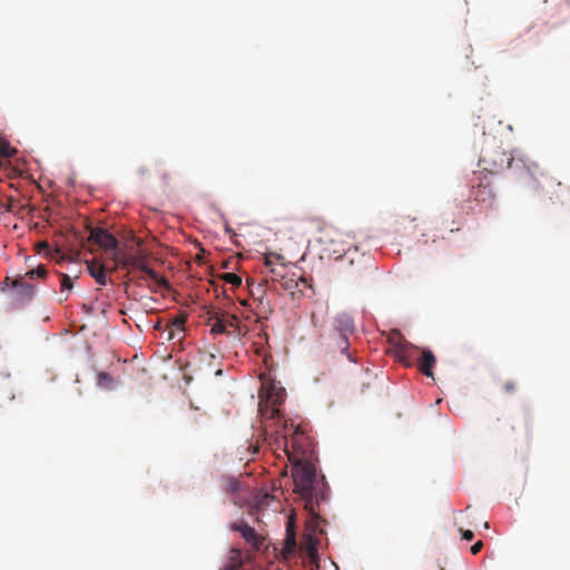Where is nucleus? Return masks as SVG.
I'll return each mask as SVG.
<instances>
[{
  "label": "nucleus",
  "instance_id": "1",
  "mask_svg": "<svg viewBox=\"0 0 570 570\" xmlns=\"http://www.w3.org/2000/svg\"><path fill=\"white\" fill-rule=\"evenodd\" d=\"M288 426L286 423L276 430L275 444L282 449L292 463V478L294 493L304 502L305 509L315 513V508L326 497V483L324 476L318 478L315 464L307 459L304 449L305 436L296 429L291 438L287 436Z\"/></svg>",
  "mask_w": 570,
  "mask_h": 570
},
{
  "label": "nucleus",
  "instance_id": "2",
  "mask_svg": "<svg viewBox=\"0 0 570 570\" xmlns=\"http://www.w3.org/2000/svg\"><path fill=\"white\" fill-rule=\"evenodd\" d=\"M479 163L483 170L491 174H497L509 168L515 178L525 179L529 177L532 183L527 181V184L533 189L544 187L540 178H543L550 184L554 180L552 177H548L546 175L537 161H533L528 157L514 158L509 156L501 147L483 150Z\"/></svg>",
  "mask_w": 570,
  "mask_h": 570
},
{
  "label": "nucleus",
  "instance_id": "3",
  "mask_svg": "<svg viewBox=\"0 0 570 570\" xmlns=\"http://www.w3.org/2000/svg\"><path fill=\"white\" fill-rule=\"evenodd\" d=\"M128 268L129 274L141 272L148 275L150 283H148L147 286L154 293L157 292V287L159 286L168 287L167 279L149 267L147 256L141 253L130 256V264Z\"/></svg>",
  "mask_w": 570,
  "mask_h": 570
},
{
  "label": "nucleus",
  "instance_id": "4",
  "mask_svg": "<svg viewBox=\"0 0 570 570\" xmlns=\"http://www.w3.org/2000/svg\"><path fill=\"white\" fill-rule=\"evenodd\" d=\"M318 242L324 245L328 257L342 258L350 249H346L342 242V234L333 226H325L321 229Z\"/></svg>",
  "mask_w": 570,
  "mask_h": 570
},
{
  "label": "nucleus",
  "instance_id": "5",
  "mask_svg": "<svg viewBox=\"0 0 570 570\" xmlns=\"http://www.w3.org/2000/svg\"><path fill=\"white\" fill-rule=\"evenodd\" d=\"M325 344L331 351H340L342 354H345L351 362H356L348 352L350 336L328 331L325 335Z\"/></svg>",
  "mask_w": 570,
  "mask_h": 570
},
{
  "label": "nucleus",
  "instance_id": "6",
  "mask_svg": "<svg viewBox=\"0 0 570 570\" xmlns=\"http://www.w3.org/2000/svg\"><path fill=\"white\" fill-rule=\"evenodd\" d=\"M230 529L240 533L248 543L255 550H261L264 546L265 538L256 532V530L247 524L246 522L233 523Z\"/></svg>",
  "mask_w": 570,
  "mask_h": 570
},
{
  "label": "nucleus",
  "instance_id": "7",
  "mask_svg": "<svg viewBox=\"0 0 570 570\" xmlns=\"http://www.w3.org/2000/svg\"><path fill=\"white\" fill-rule=\"evenodd\" d=\"M88 240L92 244L98 245L100 248H104L105 250L116 249L118 245L117 238L111 233L104 228L91 229Z\"/></svg>",
  "mask_w": 570,
  "mask_h": 570
},
{
  "label": "nucleus",
  "instance_id": "8",
  "mask_svg": "<svg viewBox=\"0 0 570 570\" xmlns=\"http://www.w3.org/2000/svg\"><path fill=\"white\" fill-rule=\"evenodd\" d=\"M479 179L480 181L478 183V185L472 186L471 195L475 202L492 206L495 199V195L491 186V183L488 179Z\"/></svg>",
  "mask_w": 570,
  "mask_h": 570
},
{
  "label": "nucleus",
  "instance_id": "9",
  "mask_svg": "<svg viewBox=\"0 0 570 570\" xmlns=\"http://www.w3.org/2000/svg\"><path fill=\"white\" fill-rule=\"evenodd\" d=\"M523 430V434L525 438L530 436V417L527 414L521 416L509 417L504 422V433L510 436L517 434V432H521Z\"/></svg>",
  "mask_w": 570,
  "mask_h": 570
},
{
  "label": "nucleus",
  "instance_id": "10",
  "mask_svg": "<svg viewBox=\"0 0 570 570\" xmlns=\"http://www.w3.org/2000/svg\"><path fill=\"white\" fill-rule=\"evenodd\" d=\"M328 331L351 336L354 334L355 331L353 318L346 313L337 314L333 318L331 328Z\"/></svg>",
  "mask_w": 570,
  "mask_h": 570
},
{
  "label": "nucleus",
  "instance_id": "11",
  "mask_svg": "<svg viewBox=\"0 0 570 570\" xmlns=\"http://www.w3.org/2000/svg\"><path fill=\"white\" fill-rule=\"evenodd\" d=\"M317 546L318 539L312 534L305 535L301 543V550L305 553L308 562L316 568H318L320 560Z\"/></svg>",
  "mask_w": 570,
  "mask_h": 570
},
{
  "label": "nucleus",
  "instance_id": "12",
  "mask_svg": "<svg viewBox=\"0 0 570 570\" xmlns=\"http://www.w3.org/2000/svg\"><path fill=\"white\" fill-rule=\"evenodd\" d=\"M436 358L432 351L430 350H422L421 351V357L419 360V370L421 373H423L428 377L433 379V368L435 366Z\"/></svg>",
  "mask_w": 570,
  "mask_h": 570
},
{
  "label": "nucleus",
  "instance_id": "13",
  "mask_svg": "<svg viewBox=\"0 0 570 570\" xmlns=\"http://www.w3.org/2000/svg\"><path fill=\"white\" fill-rule=\"evenodd\" d=\"M12 286L14 287V299L19 303H24L31 299L33 295V286L22 282L21 279H14L12 282Z\"/></svg>",
  "mask_w": 570,
  "mask_h": 570
},
{
  "label": "nucleus",
  "instance_id": "14",
  "mask_svg": "<svg viewBox=\"0 0 570 570\" xmlns=\"http://www.w3.org/2000/svg\"><path fill=\"white\" fill-rule=\"evenodd\" d=\"M267 399L273 404V406L279 405L284 402L285 399V390L282 387H276L274 385L267 389ZM279 415V410L274 407L272 411V417H277Z\"/></svg>",
  "mask_w": 570,
  "mask_h": 570
},
{
  "label": "nucleus",
  "instance_id": "15",
  "mask_svg": "<svg viewBox=\"0 0 570 570\" xmlns=\"http://www.w3.org/2000/svg\"><path fill=\"white\" fill-rule=\"evenodd\" d=\"M243 553L237 548H232L227 563L220 570H240L243 567Z\"/></svg>",
  "mask_w": 570,
  "mask_h": 570
},
{
  "label": "nucleus",
  "instance_id": "16",
  "mask_svg": "<svg viewBox=\"0 0 570 570\" xmlns=\"http://www.w3.org/2000/svg\"><path fill=\"white\" fill-rule=\"evenodd\" d=\"M209 322H210V325H212V333L213 334H226V335H232V331L230 330H226L225 327V323H224V317L222 316V313H213L210 316H209Z\"/></svg>",
  "mask_w": 570,
  "mask_h": 570
},
{
  "label": "nucleus",
  "instance_id": "17",
  "mask_svg": "<svg viewBox=\"0 0 570 570\" xmlns=\"http://www.w3.org/2000/svg\"><path fill=\"white\" fill-rule=\"evenodd\" d=\"M88 271H89V274L96 279V282L99 285L107 284L108 277L106 275L105 266L92 262V263L88 264Z\"/></svg>",
  "mask_w": 570,
  "mask_h": 570
},
{
  "label": "nucleus",
  "instance_id": "18",
  "mask_svg": "<svg viewBox=\"0 0 570 570\" xmlns=\"http://www.w3.org/2000/svg\"><path fill=\"white\" fill-rule=\"evenodd\" d=\"M222 316L224 317V323L226 330L232 331V335L239 337L240 336V328H239V320L236 315L228 314V313H222Z\"/></svg>",
  "mask_w": 570,
  "mask_h": 570
},
{
  "label": "nucleus",
  "instance_id": "19",
  "mask_svg": "<svg viewBox=\"0 0 570 570\" xmlns=\"http://www.w3.org/2000/svg\"><path fill=\"white\" fill-rule=\"evenodd\" d=\"M220 488L226 493H237L240 489L239 481L230 475H224L220 479Z\"/></svg>",
  "mask_w": 570,
  "mask_h": 570
},
{
  "label": "nucleus",
  "instance_id": "20",
  "mask_svg": "<svg viewBox=\"0 0 570 570\" xmlns=\"http://www.w3.org/2000/svg\"><path fill=\"white\" fill-rule=\"evenodd\" d=\"M416 352H420V350L410 345L407 342L400 344L397 347V354L402 361H406L410 357H413Z\"/></svg>",
  "mask_w": 570,
  "mask_h": 570
},
{
  "label": "nucleus",
  "instance_id": "21",
  "mask_svg": "<svg viewBox=\"0 0 570 570\" xmlns=\"http://www.w3.org/2000/svg\"><path fill=\"white\" fill-rule=\"evenodd\" d=\"M112 250H114V254H112L114 262L117 263L121 267L128 268L129 264H130L131 255H128L124 250H119L117 248L112 249Z\"/></svg>",
  "mask_w": 570,
  "mask_h": 570
},
{
  "label": "nucleus",
  "instance_id": "22",
  "mask_svg": "<svg viewBox=\"0 0 570 570\" xmlns=\"http://www.w3.org/2000/svg\"><path fill=\"white\" fill-rule=\"evenodd\" d=\"M296 549L295 533L291 528V523L287 525V534L285 540L284 553H292Z\"/></svg>",
  "mask_w": 570,
  "mask_h": 570
},
{
  "label": "nucleus",
  "instance_id": "23",
  "mask_svg": "<svg viewBox=\"0 0 570 570\" xmlns=\"http://www.w3.org/2000/svg\"><path fill=\"white\" fill-rule=\"evenodd\" d=\"M220 278L225 282V283H228V284H232L233 286L235 287H238L240 286L242 284V277L238 276L237 274L235 273H225L220 276Z\"/></svg>",
  "mask_w": 570,
  "mask_h": 570
},
{
  "label": "nucleus",
  "instance_id": "24",
  "mask_svg": "<svg viewBox=\"0 0 570 570\" xmlns=\"http://www.w3.org/2000/svg\"><path fill=\"white\" fill-rule=\"evenodd\" d=\"M73 286V282L71 277L67 274L60 275V289L61 292L70 291Z\"/></svg>",
  "mask_w": 570,
  "mask_h": 570
},
{
  "label": "nucleus",
  "instance_id": "25",
  "mask_svg": "<svg viewBox=\"0 0 570 570\" xmlns=\"http://www.w3.org/2000/svg\"><path fill=\"white\" fill-rule=\"evenodd\" d=\"M98 385L101 387H110L112 385V377L105 372L98 374Z\"/></svg>",
  "mask_w": 570,
  "mask_h": 570
},
{
  "label": "nucleus",
  "instance_id": "26",
  "mask_svg": "<svg viewBox=\"0 0 570 570\" xmlns=\"http://www.w3.org/2000/svg\"><path fill=\"white\" fill-rule=\"evenodd\" d=\"M246 283H247V286L249 287V291H250V295L252 296H255L257 293H264V286L265 284L267 283V281H265L264 283H259L256 285V289H254V281L252 278H247L246 279Z\"/></svg>",
  "mask_w": 570,
  "mask_h": 570
},
{
  "label": "nucleus",
  "instance_id": "27",
  "mask_svg": "<svg viewBox=\"0 0 570 570\" xmlns=\"http://www.w3.org/2000/svg\"><path fill=\"white\" fill-rule=\"evenodd\" d=\"M47 275V268L43 265H39L36 269H31L26 273V276L29 278H35V276L38 277H45Z\"/></svg>",
  "mask_w": 570,
  "mask_h": 570
},
{
  "label": "nucleus",
  "instance_id": "28",
  "mask_svg": "<svg viewBox=\"0 0 570 570\" xmlns=\"http://www.w3.org/2000/svg\"><path fill=\"white\" fill-rule=\"evenodd\" d=\"M11 155L12 150L9 142L4 139H0V156L9 158Z\"/></svg>",
  "mask_w": 570,
  "mask_h": 570
},
{
  "label": "nucleus",
  "instance_id": "29",
  "mask_svg": "<svg viewBox=\"0 0 570 570\" xmlns=\"http://www.w3.org/2000/svg\"><path fill=\"white\" fill-rule=\"evenodd\" d=\"M517 390V384L515 382L513 381H507L504 384H503V391L507 393V394H512L514 393Z\"/></svg>",
  "mask_w": 570,
  "mask_h": 570
},
{
  "label": "nucleus",
  "instance_id": "30",
  "mask_svg": "<svg viewBox=\"0 0 570 570\" xmlns=\"http://www.w3.org/2000/svg\"><path fill=\"white\" fill-rule=\"evenodd\" d=\"M132 277H131V281L132 282H147V281H150V278L148 277V275L141 273V272H137L136 274H131Z\"/></svg>",
  "mask_w": 570,
  "mask_h": 570
},
{
  "label": "nucleus",
  "instance_id": "31",
  "mask_svg": "<svg viewBox=\"0 0 570 570\" xmlns=\"http://www.w3.org/2000/svg\"><path fill=\"white\" fill-rule=\"evenodd\" d=\"M460 532L462 533V539L464 540L470 541L474 538V533L471 530L460 529Z\"/></svg>",
  "mask_w": 570,
  "mask_h": 570
},
{
  "label": "nucleus",
  "instance_id": "32",
  "mask_svg": "<svg viewBox=\"0 0 570 570\" xmlns=\"http://www.w3.org/2000/svg\"><path fill=\"white\" fill-rule=\"evenodd\" d=\"M482 548H483V542L482 541H478V542H475L471 547V553L472 554H478L481 551Z\"/></svg>",
  "mask_w": 570,
  "mask_h": 570
},
{
  "label": "nucleus",
  "instance_id": "33",
  "mask_svg": "<svg viewBox=\"0 0 570 570\" xmlns=\"http://www.w3.org/2000/svg\"><path fill=\"white\" fill-rule=\"evenodd\" d=\"M184 323H185V317H180V318H176V320L173 322V325H174L177 330H183V327H184Z\"/></svg>",
  "mask_w": 570,
  "mask_h": 570
},
{
  "label": "nucleus",
  "instance_id": "34",
  "mask_svg": "<svg viewBox=\"0 0 570 570\" xmlns=\"http://www.w3.org/2000/svg\"><path fill=\"white\" fill-rule=\"evenodd\" d=\"M49 247V244L47 242H41L37 245L38 250L47 249Z\"/></svg>",
  "mask_w": 570,
  "mask_h": 570
},
{
  "label": "nucleus",
  "instance_id": "35",
  "mask_svg": "<svg viewBox=\"0 0 570 570\" xmlns=\"http://www.w3.org/2000/svg\"><path fill=\"white\" fill-rule=\"evenodd\" d=\"M265 265H266L267 267H269V266L272 265V262H271V258H269V257H266V258H265Z\"/></svg>",
  "mask_w": 570,
  "mask_h": 570
},
{
  "label": "nucleus",
  "instance_id": "36",
  "mask_svg": "<svg viewBox=\"0 0 570 570\" xmlns=\"http://www.w3.org/2000/svg\"><path fill=\"white\" fill-rule=\"evenodd\" d=\"M269 272H271L273 275H275V276H278V275H279V274L276 272V269H274V268H271V269H269Z\"/></svg>",
  "mask_w": 570,
  "mask_h": 570
},
{
  "label": "nucleus",
  "instance_id": "37",
  "mask_svg": "<svg viewBox=\"0 0 570 570\" xmlns=\"http://www.w3.org/2000/svg\"><path fill=\"white\" fill-rule=\"evenodd\" d=\"M118 266H119V265H118L117 263H115V265H114V266H111L110 271H111V272H115V271L117 269V267H118Z\"/></svg>",
  "mask_w": 570,
  "mask_h": 570
},
{
  "label": "nucleus",
  "instance_id": "38",
  "mask_svg": "<svg viewBox=\"0 0 570 570\" xmlns=\"http://www.w3.org/2000/svg\"><path fill=\"white\" fill-rule=\"evenodd\" d=\"M240 304H242L243 306H247V305H248V302H247L246 299H242V301H240Z\"/></svg>",
  "mask_w": 570,
  "mask_h": 570
},
{
  "label": "nucleus",
  "instance_id": "39",
  "mask_svg": "<svg viewBox=\"0 0 570 570\" xmlns=\"http://www.w3.org/2000/svg\"><path fill=\"white\" fill-rule=\"evenodd\" d=\"M484 528H485V529H488V528H489V523H488V522H485V523H484Z\"/></svg>",
  "mask_w": 570,
  "mask_h": 570
}]
</instances>
